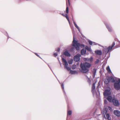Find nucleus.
<instances>
[{
  "mask_svg": "<svg viewBox=\"0 0 120 120\" xmlns=\"http://www.w3.org/2000/svg\"><path fill=\"white\" fill-rule=\"evenodd\" d=\"M62 59L63 62V64L64 66V67L68 71L70 70V68L68 67V64L66 60L63 58H62Z\"/></svg>",
  "mask_w": 120,
  "mask_h": 120,
  "instance_id": "7",
  "label": "nucleus"
},
{
  "mask_svg": "<svg viewBox=\"0 0 120 120\" xmlns=\"http://www.w3.org/2000/svg\"><path fill=\"white\" fill-rule=\"evenodd\" d=\"M110 88L109 87L107 88L103 92V95L105 98H106L108 96L110 95L111 94Z\"/></svg>",
  "mask_w": 120,
  "mask_h": 120,
  "instance_id": "5",
  "label": "nucleus"
},
{
  "mask_svg": "<svg viewBox=\"0 0 120 120\" xmlns=\"http://www.w3.org/2000/svg\"><path fill=\"white\" fill-rule=\"evenodd\" d=\"M106 69L108 72L109 73H111V71L110 70V68L109 67V66H107L106 68Z\"/></svg>",
  "mask_w": 120,
  "mask_h": 120,
  "instance_id": "24",
  "label": "nucleus"
},
{
  "mask_svg": "<svg viewBox=\"0 0 120 120\" xmlns=\"http://www.w3.org/2000/svg\"><path fill=\"white\" fill-rule=\"evenodd\" d=\"M88 42L90 45H98L100 46H101L100 45L97 44L94 42H93L90 40H88Z\"/></svg>",
  "mask_w": 120,
  "mask_h": 120,
  "instance_id": "13",
  "label": "nucleus"
},
{
  "mask_svg": "<svg viewBox=\"0 0 120 120\" xmlns=\"http://www.w3.org/2000/svg\"><path fill=\"white\" fill-rule=\"evenodd\" d=\"M114 114L116 116H120V112L118 110H114Z\"/></svg>",
  "mask_w": 120,
  "mask_h": 120,
  "instance_id": "14",
  "label": "nucleus"
},
{
  "mask_svg": "<svg viewBox=\"0 0 120 120\" xmlns=\"http://www.w3.org/2000/svg\"><path fill=\"white\" fill-rule=\"evenodd\" d=\"M56 50H57V51L58 52L60 50V49L59 48H58Z\"/></svg>",
  "mask_w": 120,
  "mask_h": 120,
  "instance_id": "39",
  "label": "nucleus"
},
{
  "mask_svg": "<svg viewBox=\"0 0 120 120\" xmlns=\"http://www.w3.org/2000/svg\"><path fill=\"white\" fill-rule=\"evenodd\" d=\"M109 82H110L109 79H108V77L106 78L105 79V83L106 84H108Z\"/></svg>",
  "mask_w": 120,
  "mask_h": 120,
  "instance_id": "21",
  "label": "nucleus"
},
{
  "mask_svg": "<svg viewBox=\"0 0 120 120\" xmlns=\"http://www.w3.org/2000/svg\"><path fill=\"white\" fill-rule=\"evenodd\" d=\"M73 22L74 25L75 26V27H76L77 29L79 31V32L80 31V29L79 27L77 26L76 24V23L74 21L73 19Z\"/></svg>",
  "mask_w": 120,
  "mask_h": 120,
  "instance_id": "20",
  "label": "nucleus"
},
{
  "mask_svg": "<svg viewBox=\"0 0 120 120\" xmlns=\"http://www.w3.org/2000/svg\"><path fill=\"white\" fill-rule=\"evenodd\" d=\"M35 54L37 56H38V57H39L40 58H41L40 57V56L38 55V54L36 53H35Z\"/></svg>",
  "mask_w": 120,
  "mask_h": 120,
  "instance_id": "37",
  "label": "nucleus"
},
{
  "mask_svg": "<svg viewBox=\"0 0 120 120\" xmlns=\"http://www.w3.org/2000/svg\"><path fill=\"white\" fill-rule=\"evenodd\" d=\"M108 109H109V110H112V108L110 107L109 106H108Z\"/></svg>",
  "mask_w": 120,
  "mask_h": 120,
  "instance_id": "36",
  "label": "nucleus"
},
{
  "mask_svg": "<svg viewBox=\"0 0 120 120\" xmlns=\"http://www.w3.org/2000/svg\"><path fill=\"white\" fill-rule=\"evenodd\" d=\"M54 55L55 56H56L57 55V53H54Z\"/></svg>",
  "mask_w": 120,
  "mask_h": 120,
  "instance_id": "35",
  "label": "nucleus"
},
{
  "mask_svg": "<svg viewBox=\"0 0 120 120\" xmlns=\"http://www.w3.org/2000/svg\"><path fill=\"white\" fill-rule=\"evenodd\" d=\"M115 44V43L113 42L111 46H110L108 47H105L103 51H104L106 53H108L111 50L112 48L114 46Z\"/></svg>",
  "mask_w": 120,
  "mask_h": 120,
  "instance_id": "4",
  "label": "nucleus"
},
{
  "mask_svg": "<svg viewBox=\"0 0 120 120\" xmlns=\"http://www.w3.org/2000/svg\"><path fill=\"white\" fill-rule=\"evenodd\" d=\"M73 60L71 59L68 61V63L70 64H71L72 63Z\"/></svg>",
  "mask_w": 120,
  "mask_h": 120,
  "instance_id": "26",
  "label": "nucleus"
},
{
  "mask_svg": "<svg viewBox=\"0 0 120 120\" xmlns=\"http://www.w3.org/2000/svg\"><path fill=\"white\" fill-rule=\"evenodd\" d=\"M107 103L108 101H107V100H104V103L105 104H107Z\"/></svg>",
  "mask_w": 120,
  "mask_h": 120,
  "instance_id": "31",
  "label": "nucleus"
},
{
  "mask_svg": "<svg viewBox=\"0 0 120 120\" xmlns=\"http://www.w3.org/2000/svg\"><path fill=\"white\" fill-rule=\"evenodd\" d=\"M88 58H84V61H88Z\"/></svg>",
  "mask_w": 120,
  "mask_h": 120,
  "instance_id": "33",
  "label": "nucleus"
},
{
  "mask_svg": "<svg viewBox=\"0 0 120 120\" xmlns=\"http://www.w3.org/2000/svg\"><path fill=\"white\" fill-rule=\"evenodd\" d=\"M72 113L71 111V110L68 111L67 113V116L69 115H70Z\"/></svg>",
  "mask_w": 120,
  "mask_h": 120,
  "instance_id": "27",
  "label": "nucleus"
},
{
  "mask_svg": "<svg viewBox=\"0 0 120 120\" xmlns=\"http://www.w3.org/2000/svg\"><path fill=\"white\" fill-rule=\"evenodd\" d=\"M70 73L72 74H77V72L75 71L71 70L70 71Z\"/></svg>",
  "mask_w": 120,
  "mask_h": 120,
  "instance_id": "22",
  "label": "nucleus"
},
{
  "mask_svg": "<svg viewBox=\"0 0 120 120\" xmlns=\"http://www.w3.org/2000/svg\"><path fill=\"white\" fill-rule=\"evenodd\" d=\"M118 81L120 83V79L119 78L118 79Z\"/></svg>",
  "mask_w": 120,
  "mask_h": 120,
  "instance_id": "40",
  "label": "nucleus"
},
{
  "mask_svg": "<svg viewBox=\"0 0 120 120\" xmlns=\"http://www.w3.org/2000/svg\"><path fill=\"white\" fill-rule=\"evenodd\" d=\"M94 70L95 71V69H94Z\"/></svg>",
  "mask_w": 120,
  "mask_h": 120,
  "instance_id": "42",
  "label": "nucleus"
},
{
  "mask_svg": "<svg viewBox=\"0 0 120 120\" xmlns=\"http://www.w3.org/2000/svg\"><path fill=\"white\" fill-rule=\"evenodd\" d=\"M71 50L72 51H74L75 50V49L74 47H72L71 49Z\"/></svg>",
  "mask_w": 120,
  "mask_h": 120,
  "instance_id": "34",
  "label": "nucleus"
},
{
  "mask_svg": "<svg viewBox=\"0 0 120 120\" xmlns=\"http://www.w3.org/2000/svg\"><path fill=\"white\" fill-rule=\"evenodd\" d=\"M99 62V60L98 59H97L96 61V63H98Z\"/></svg>",
  "mask_w": 120,
  "mask_h": 120,
  "instance_id": "38",
  "label": "nucleus"
},
{
  "mask_svg": "<svg viewBox=\"0 0 120 120\" xmlns=\"http://www.w3.org/2000/svg\"><path fill=\"white\" fill-rule=\"evenodd\" d=\"M76 68V65H73L72 67V68L73 69H75Z\"/></svg>",
  "mask_w": 120,
  "mask_h": 120,
  "instance_id": "29",
  "label": "nucleus"
},
{
  "mask_svg": "<svg viewBox=\"0 0 120 120\" xmlns=\"http://www.w3.org/2000/svg\"><path fill=\"white\" fill-rule=\"evenodd\" d=\"M95 52L96 54L99 55H101L102 53V51L101 50H98L95 51Z\"/></svg>",
  "mask_w": 120,
  "mask_h": 120,
  "instance_id": "17",
  "label": "nucleus"
},
{
  "mask_svg": "<svg viewBox=\"0 0 120 120\" xmlns=\"http://www.w3.org/2000/svg\"><path fill=\"white\" fill-rule=\"evenodd\" d=\"M61 87L62 89H63V90H64V85L63 83H62L61 85Z\"/></svg>",
  "mask_w": 120,
  "mask_h": 120,
  "instance_id": "32",
  "label": "nucleus"
},
{
  "mask_svg": "<svg viewBox=\"0 0 120 120\" xmlns=\"http://www.w3.org/2000/svg\"><path fill=\"white\" fill-rule=\"evenodd\" d=\"M116 45L118 46L117 47H116V46L115 47V48H116L120 46V42L119 41H117L116 43Z\"/></svg>",
  "mask_w": 120,
  "mask_h": 120,
  "instance_id": "23",
  "label": "nucleus"
},
{
  "mask_svg": "<svg viewBox=\"0 0 120 120\" xmlns=\"http://www.w3.org/2000/svg\"><path fill=\"white\" fill-rule=\"evenodd\" d=\"M86 52V50L85 49H83L81 51V53L82 55H84L85 54Z\"/></svg>",
  "mask_w": 120,
  "mask_h": 120,
  "instance_id": "19",
  "label": "nucleus"
},
{
  "mask_svg": "<svg viewBox=\"0 0 120 120\" xmlns=\"http://www.w3.org/2000/svg\"><path fill=\"white\" fill-rule=\"evenodd\" d=\"M85 48L87 50H88L90 51L91 50V48L87 46H86L85 47Z\"/></svg>",
  "mask_w": 120,
  "mask_h": 120,
  "instance_id": "28",
  "label": "nucleus"
},
{
  "mask_svg": "<svg viewBox=\"0 0 120 120\" xmlns=\"http://www.w3.org/2000/svg\"><path fill=\"white\" fill-rule=\"evenodd\" d=\"M108 79H109L110 82H114L116 80V78L112 76L108 77Z\"/></svg>",
  "mask_w": 120,
  "mask_h": 120,
  "instance_id": "12",
  "label": "nucleus"
},
{
  "mask_svg": "<svg viewBox=\"0 0 120 120\" xmlns=\"http://www.w3.org/2000/svg\"><path fill=\"white\" fill-rule=\"evenodd\" d=\"M64 54L66 56H70V54L67 51H66L64 52Z\"/></svg>",
  "mask_w": 120,
  "mask_h": 120,
  "instance_id": "16",
  "label": "nucleus"
},
{
  "mask_svg": "<svg viewBox=\"0 0 120 120\" xmlns=\"http://www.w3.org/2000/svg\"><path fill=\"white\" fill-rule=\"evenodd\" d=\"M81 56L79 54H78L76 55L74 57V61L76 62L79 61L80 60V57Z\"/></svg>",
  "mask_w": 120,
  "mask_h": 120,
  "instance_id": "10",
  "label": "nucleus"
},
{
  "mask_svg": "<svg viewBox=\"0 0 120 120\" xmlns=\"http://www.w3.org/2000/svg\"><path fill=\"white\" fill-rule=\"evenodd\" d=\"M66 12L67 13H68V7H67L66 8Z\"/></svg>",
  "mask_w": 120,
  "mask_h": 120,
  "instance_id": "30",
  "label": "nucleus"
},
{
  "mask_svg": "<svg viewBox=\"0 0 120 120\" xmlns=\"http://www.w3.org/2000/svg\"><path fill=\"white\" fill-rule=\"evenodd\" d=\"M112 101L113 104L116 106H118L119 105V103L118 101L115 99H113L112 100Z\"/></svg>",
  "mask_w": 120,
  "mask_h": 120,
  "instance_id": "11",
  "label": "nucleus"
},
{
  "mask_svg": "<svg viewBox=\"0 0 120 120\" xmlns=\"http://www.w3.org/2000/svg\"><path fill=\"white\" fill-rule=\"evenodd\" d=\"M73 33L74 34L73 32ZM73 38V41L72 44V46L75 47L76 50H79L80 47L81 48H83L85 47V45L83 44H81L77 42V41L75 40L74 38V34Z\"/></svg>",
  "mask_w": 120,
  "mask_h": 120,
  "instance_id": "2",
  "label": "nucleus"
},
{
  "mask_svg": "<svg viewBox=\"0 0 120 120\" xmlns=\"http://www.w3.org/2000/svg\"><path fill=\"white\" fill-rule=\"evenodd\" d=\"M105 98H106L107 100H108L109 102H111L112 101V98L110 95L109 96H108Z\"/></svg>",
  "mask_w": 120,
  "mask_h": 120,
  "instance_id": "15",
  "label": "nucleus"
},
{
  "mask_svg": "<svg viewBox=\"0 0 120 120\" xmlns=\"http://www.w3.org/2000/svg\"><path fill=\"white\" fill-rule=\"evenodd\" d=\"M91 65L90 64L87 62H85L80 64V68L81 69V71L83 73H86L89 71L88 68Z\"/></svg>",
  "mask_w": 120,
  "mask_h": 120,
  "instance_id": "1",
  "label": "nucleus"
},
{
  "mask_svg": "<svg viewBox=\"0 0 120 120\" xmlns=\"http://www.w3.org/2000/svg\"><path fill=\"white\" fill-rule=\"evenodd\" d=\"M93 60V58L92 57H91L90 58L88 59V61L89 62H92Z\"/></svg>",
  "mask_w": 120,
  "mask_h": 120,
  "instance_id": "25",
  "label": "nucleus"
},
{
  "mask_svg": "<svg viewBox=\"0 0 120 120\" xmlns=\"http://www.w3.org/2000/svg\"><path fill=\"white\" fill-rule=\"evenodd\" d=\"M62 15L63 16H65L66 17V18L67 19V20L68 21V22H69V24L70 25V20H69V19L68 18V17L67 14H66V15H65V14H62Z\"/></svg>",
  "mask_w": 120,
  "mask_h": 120,
  "instance_id": "18",
  "label": "nucleus"
},
{
  "mask_svg": "<svg viewBox=\"0 0 120 120\" xmlns=\"http://www.w3.org/2000/svg\"><path fill=\"white\" fill-rule=\"evenodd\" d=\"M68 3H69V0H68Z\"/></svg>",
  "mask_w": 120,
  "mask_h": 120,
  "instance_id": "41",
  "label": "nucleus"
},
{
  "mask_svg": "<svg viewBox=\"0 0 120 120\" xmlns=\"http://www.w3.org/2000/svg\"><path fill=\"white\" fill-rule=\"evenodd\" d=\"M114 86L116 90H120V83L118 81H116L114 83Z\"/></svg>",
  "mask_w": 120,
  "mask_h": 120,
  "instance_id": "8",
  "label": "nucleus"
},
{
  "mask_svg": "<svg viewBox=\"0 0 120 120\" xmlns=\"http://www.w3.org/2000/svg\"><path fill=\"white\" fill-rule=\"evenodd\" d=\"M107 110L106 108L103 109V120H111L109 114L107 113Z\"/></svg>",
  "mask_w": 120,
  "mask_h": 120,
  "instance_id": "3",
  "label": "nucleus"
},
{
  "mask_svg": "<svg viewBox=\"0 0 120 120\" xmlns=\"http://www.w3.org/2000/svg\"><path fill=\"white\" fill-rule=\"evenodd\" d=\"M104 24L105 25L106 28L108 30V31L110 32H112V30L110 25L109 24L106 22H105Z\"/></svg>",
  "mask_w": 120,
  "mask_h": 120,
  "instance_id": "9",
  "label": "nucleus"
},
{
  "mask_svg": "<svg viewBox=\"0 0 120 120\" xmlns=\"http://www.w3.org/2000/svg\"><path fill=\"white\" fill-rule=\"evenodd\" d=\"M92 92L94 95H98L100 94L99 91L98 90L97 92V93L95 90V83H93L92 85Z\"/></svg>",
  "mask_w": 120,
  "mask_h": 120,
  "instance_id": "6",
  "label": "nucleus"
}]
</instances>
